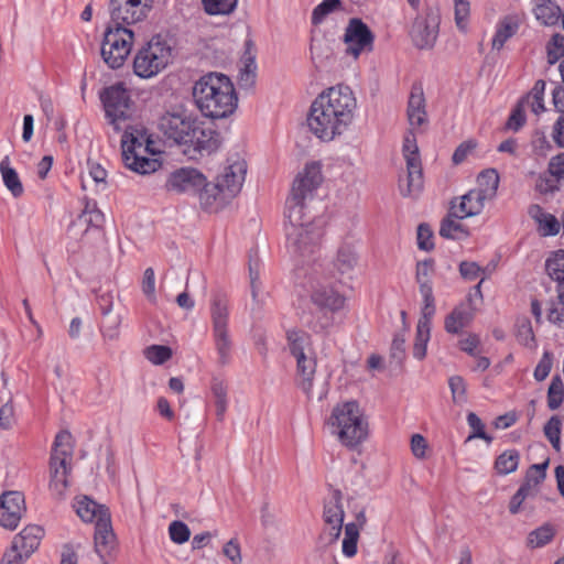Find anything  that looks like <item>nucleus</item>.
<instances>
[{
    "label": "nucleus",
    "instance_id": "56",
    "mask_svg": "<svg viewBox=\"0 0 564 564\" xmlns=\"http://www.w3.org/2000/svg\"><path fill=\"white\" fill-rule=\"evenodd\" d=\"M467 423L473 430V433L467 438L468 441L471 438H481L487 443H490L492 441V437L485 432V425L476 413H468Z\"/></svg>",
    "mask_w": 564,
    "mask_h": 564
},
{
    "label": "nucleus",
    "instance_id": "45",
    "mask_svg": "<svg viewBox=\"0 0 564 564\" xmlns=\"http://www.w3.org/2000/svg\"><path fill=\"white\" fill-rule=\"evenodd\" d=\"M564 401V383L560 376L552 378L547 390V406L550 410L558 409Z\"/></svg>",
    "mask_w": 564,
    "mask_h": 564
},
{
    "label": "nucleus",
    "instance_id": "51",
    "mask_svg": "<svg viewBox=\"0 0 564 564\" xmlns=\"http://www.w3.org/2000/svg\"><path fill=\"white\" fill-rule=\"evenodd\" d=\"M547 63L554 65L564 56V36L554 34L546 45Z\"/></svg>",
    "mask_w": 564,
    "mask_h": 564
},
{
    "label": "nucleus",
    "instance_id": "27",
    "mask_svg": "<svg viewBox=\"0 0 564 564\" xmlns=\"http://www.w3.org/2000/svg\"><path fill=\"white\" fill-rule=\"evenodd\" d=\"M196 195H198L202 208L208 212H217L230 202L224 191L218 186L217 181L215 183H208L206 177L205 185L199 188Z\"/></svg>",
    "mask_w": 564,
    "mask_h": 564
},
{
    "label": "nucleus",
    "instance_id": "14",
    "mask_svg": "<svg viewBox=\"0 0 564 564\" xmlns=\"http://www.w3.org/2000/svg\"><path fill=\"white\" fill-rule=\"evenodd\" d=\"M196 120L185 112H167L161 117L159 129L169 141L186 147Z\"/></svg>",
    "mask_w": 564,
    "mask_h": 564
},
{
    "label": "nucleus",
    "instance_id": "48",
    "mask_svg": "<svg viewBox=\"0 0 564 564\" xmlns=\"http://www.w3.org/2000/svg\"><path fill=\"white\" fill-rule=\"evenodd\" d=\"M78 221L88 227L99 228L104 223V214L97 208L96 203L88 202L78 216Z\"/></svg>",
    "mask_w": 564,
    "mask_h": 564
},
{
    "label": "nucleus",
    "instance_id": "50",
    "mask_svg": "<svg viewBox=\"0 0 564 564\" xmlns=\"http://www.w3.org/2000/svg\"><path fill=\"white\" fill-rule=\"evenodd\" d=\"M238 0H203L204 9L208 14H229L231 13Z\"/></svg>",
    "mask_w": 564,
    "mask_h": 564
},
{
    "label": "nucleus",
    "instance_id": "23",
    "mask_svg": "<svg viewBox=\"0 0 564 564\" xmlns=\"http://www.w3.org/2000/svg\"><path fill=\"white\" fill-rule=\"evenodd\" d=\"M358 264V254L350 243H343L333 260V273L338 278L352 279Z\"/></svg>",
    "mask_w": 564,
    "mask_h": 564
},
{
    "label": "nucleus",
    "instance_id": "44",
    "mask_svg": "<svg viewBox=\"0 0 564 564\" xmlns=\"http://www.w3.org/2000/svg\"><path fill=\"white\" fill-rule=\"evenodd\" d=\"M434 271V260L425 259L423 261L417 262L416 264V274L415 280L419 284L420 292L427 288V290L433 291L431 274Z\"/></svg>",
    "mask_w": 564,
    "mask_h": 564
},
{
    "label": "nucleus",
    "instance_id": "24",
    "mask_svg": "<svg viewBox=\"0 0 564 564\" xmlns=\"http://www.w3.org/2000/svg\"><path fill=\"white\" fill-rule=\"evenodd\" d=\"M485 204V198H482V196L473 188L460 197L458 205L452 202L451 215L457 219L476 216L482 212Z\"/></svg>",
    "mask_w": 564,
    "mask_h": 564
},
{
    "label": "nucleus",
    "instance_id": "10",
    "mask_svg": "<svg viewBox=\"0 0 564 564\" xmlns=\"http://www.w3.org/2000/svg\"><path fill=\"white\" fill-rule=\"evenodd\" d=\"M73 455L72 434L61 431L56 434L50 458V489L55 496H62L68 486L70 470L68 459Z\"/></svg>",
    "mask_w": 564,
    "mask_h": 564
},
{
    "label": "nucleus",
    "instance_id": "32",
    "mask_svg": "<svg viewBox=\"0 0 564 564\" xmlns=\"http://www.w3.org/2000/svg\"><path fill=\"white\" fill-rule=\"evenodd\" d=\"M74 507L83 521L95 522V524L104 519V513H110L106 506L99 505L86 496L78 498Z\"/></svg>",
    "mask_w": 564,
    "mask_h": 564
},
{
    "label": "nucleus",
    "instance_id": "20",
    "mask_svg": "<svg viewBox=\"0 0 564 564\" xmlns=\"http://www.w3.org/2000/svg\"><path fill=\"white\" fill-rule=\"evenodd\" d=\"M438 17L433 12L416 17L410 31L414 46L420 50L432 48L438 35Z\"/></svg>",
    "mask_w": 564,
    "mask_h": 564
},
{
    "label": "nucleus",
    "instance_id": "49",
    "mask_svg": "<svg viewBox=\"0 0 564 564\" xmlns=\"http://www.w3.org/2000/svg\"><path fill=\"white\" fill-rule=\"evenodd\" d=\"M341 4V0H323L313 9L312 23L314 25L321 24L329 13L340 9Z\"/></svg>",
    "mask_w": 564,
    "mask_h": 564
},
{
    "label": "nucleus",
    "instance_id": "61",
    "mask_svg": "<svg viewBox=\"0 0 564 564\" xmlns=\"http://www.w3.org/2000/svg\"><path fill=\"white\" fill-rule=\"evenodd\" d=\"M469 17V2L467 0H455V22L460 31H466Z\"/></svg>",
    "mask_w": 564,
    "mask_h": 564
},
{
    "label": "nucleus",
    "instance_id": "43",
    "mask_svg": "<svg viewBox=\"0 0 564 564\" xmlns=\"http://www.w3.org/2000/svg\"><path fill=\"white\" fill-rule=\"evenodd\" d=\"M518 30V25L516 23H511L509 20H503L497 28L496 33L492 37V48L501 50L505 43L512 37Z\"/></svg>",
    "mask_w": 564,
    "mask_h": 564
},
{
    "label": "nucleus",
    "instance_id": "19",
    "mask_svg": "<svg viewBox=\"0 0 564 564\" xmlns=\"http://www.w3.org/2000/svg\"><path fill=\"white\" fill-rule=\"evenodd\" d=\"M204 185L205 175L200 171L194 167H180L169 175L165 187L169 192L196 195Z\"/></svg>",
    "mask_w": 564,
    "mask_h": 564
},
{
    "label": "nucleus",
    "instance_id": "4",
    "mask_svg": "<svg viewBox=\"0 0 564 564\" xmlns=\"http://www.w3.org/2000/svg\"><path fill=\"white\" fill-rule=\"evenodd\" d=\"M328 424L332 434L348 448H356L368 436V421L357 401H346L334 406Z\"/></svg>",
    "mask_w": 564,
    "mask_h": 564
},
{
    "label": "nucleus",
    "instance_id": "18",
    "mask_svg": "<svg viewBox=\"0 0 564 564\" xmlns=\"http://www.w3.org/2000/svg\"><path fill=\"white\" fill-rule=\"evenodd\" d=\"M247 174V163L245 160L236 158L228 159L223 171L217 175L218 186L224 191L226 196L231 200L241 191Z\"/></svg>",
    "mask_w": 564,
    "mask_h": 564
},
{
    "label": "nucleus",
    "instance_id": "63",
    "mask_svg": "<svg viewBox=\"0 0 564 564\" xmlns=\"http://www.w3.org/2000/svg\"><path fill=\"white\" fill-rule=\"evenodd\" d=\"M560 180H557L555 176H553L551 173L549 175L543 174L540 175L535 183V189L541 194H551L558 189V183Z\"/></svg>",
    "mask_w": 564,
    "mask_h": 564
},
{
    "label": "nucleus",
    "instance_id": "40",
    "mask_svg": "<svg viewBox=\"0 0 564 564\" xmlns=\"http://www.w3.org/2000/svg\"><path fill=\"white\" fill-rule=\"evenodd\" d=\"M453 215H451V210L448 215L442 220L440 227V236L446 239H460L462 237H466L468 232L465 230L464 226L456 220Z\"/></svg>",
    "mask_w": 564,
    "mask_h": 564
},
{
    "label": "nucleus",
    "instance_id": "33",
    "mask_svg": "<svg viewBox=\"0 0 564 564\" xmlns=\"http://www.w3.org/2000/svg\"><path fill=\"white\" fill-rule=\"evenodd\" d=\"M210 394L216 406V416L223 421L228 409V383L221 376H213L210 379Z\"/></svg>",
    "mask_w": 564,
    "mask_h": 564
},
{
    "label": "nucleus",
    "instance_id": "55",
    "mask_svg": "<svg viewBox=\"0 0 564 564\" xmlns=\"http://www.w3.org/2000/svg\"><path fill=\"white\" fill-rule=\"evenodd\" d=\"M517 338L521 345L532 347L535 343L531 322L528 318H521L517 322Z\"/></svg>",
    "mask_w": 564,
    "mask_h": 564
},
{
    "label": "nucleus",
    "instance_id": "42",
    "mask_svg": "<svg viewBox=\"0 0 564 564\" xmlns=\"http://www.w3.org/2000/svg\"><path fill=\"white\" fill-rule=\"evenodd\" d=\"M420 293L423 297L424 305L422 307V314L417 322V326L431 329L432 318L436 311L433 291H430L427 288H425Z\"/></svg>",
    "mask_w": 564,
    "mask_h": 564
},
{
    "label": "nucleus",
    "instance_id": "54",
    "mask_svg": "<svg viewBox=\"0 0 564 564\" xmlns=\"http://www.w3.org/2000/svg\"><path fill=\"white\" fill-rule=\"evenodd\" d=\"M249 276H250V288H251V295L253 302L257 304V306H260L262 300L260 299L261 294V283L259 280V261L250 259L249 261Z\"/></svg>",
    "mask_w": 564,
    "mask_h": 564
},
{
    "label": "nucleus",
    "instance_id": "12",
    "mask_svg": "<svg viewBox=\"0 0 564 564\" xmlns=\"http://www.w3.org/2000/svg\"><path fill=\"white\" fill-rule=\"evenodd\" d=\"M133 43V32L128 28L108 25L101 43V57L111 69H118L127 61Z\"/></svg>",
    "mask_w": 564,
    "mask_h": 564
},
{
    "label": "nucleus",
    "instance_id": "30",
    "mask_svg": "<svg viewBox=\"0 0 564 564\" xmlns=\"http://www.w3.org/2000/svg\"><path fill=\"white\" fill-rule=\"evenodd\" d=\"M533 14L540 24L556 25L562 19V10L555 0H533Z\"/></svg>",
    "mask_w": 564,
    "mask_h": 564
},
{
    "label": "nucleus",
    "instance_id": "39",
    "mask_svg": "<svg viewBox=\"0 0 564 564\" xmlns=\"http://www.w3.org/2000/svg\"><path fill=\"white\" fill-rule=\"evenodd\" d=\"M520 462V454L517 449L502 452L495 462V469L499 475H509L517 470Z\"/></svg>",
    "mask_w": 564,
    "mask_h": 564
},
{
    "label": "nucleus",
    "instance_id": "1",
    "mask_svg": "<svg viewBox=\"0 0 564 564\" xmlns=\"http://www.w3.org/2000/svg\"><path fill=\"white\" fill-rule=\"evenodd\" d=\"M356 109L357 99L352 90L337 85L319 94L312 102L307 124L318 139L332 141L348 129Z\"/></svg>",
    "mask_w": 564,
    "mask_h": 564
},
{
    "label": "nucleus",
    "instance_id": "22",
    "mask_svg": "<svg viewBox=\"0 0 564 564\" xmlns=\"http://www.w3.org/2000/svg\"><path fill=\"white\" fill-rule=\"evenodd\" d=\"M24 510V497L21 492H4L0 498V525L10 530L15 529Z\"/></svg>",
    "mask_w": 564,
    "mask_h": 564
},
{
    "label": "nucleus",
    "instance_id": "64",
    "mask_svg": "<svg viewBox=\"0 0 564 564\" xmlns=\"http://www.w3.org/2000/svg\"><path fill=\"white\" fill-rule=\"evenodd\" d=\"M538 225H539V232L544 237L555 236L560 231L558 220L556 219L555 216H553L549 213L545 217H543L540 220V223H538Z\"/></svg>",
    "mask_w": 564,
    "mask_h": 564
},
{
    "label": "nucleus",
    "instance_id": "35",
    "mask_svg": "<svg viewBox=\"0 0 564 564\" xmlns=\"http://www.w3.org/2000/svg\"><path fill=\"white\" fill-rule=\"evenodd\" d=\"M0 173L6 188L15 198L20 197L24 193L22 182L19 177L18 172L11 166L9 155H6L0 162Z\"/></svg>",
    "mask_w": 564,
    "mask_h": 564
},
{
    "label": "nucleus",
    "instance_id": "36",
    "mask_svg": "<svg viewBox=\"0 0 564 564\" xmlns=\"http://www.w3.org/2000/svg\"><path fill=\"white\" fill-rule=\"evenodd\" d=\"M499 174L495 169L482 171L477 177V187L475 189L485 198L486 202L492 200L498 191Z\"/></svg>",
    "mask_w": 564,
    "mask_h": 564
},
{
    "label": "nucleus",
    "instance_id": "38",
    "mask_svg": "<svg viewBox=\"0 0 564 564\" xmlns=\"http://www.w3.org/2000/svg\"><path fill=\"white\" fill-rule=\"evenodd\" d=\"M549 466V459L541 464H533L531 465L527 473L525 478L522 484V486L528 487L529 490L538 495L539 492V485L545 479L546 477V468Z\"/></svg>",
    "mask_w": 564,
    "mask_h": 564
},
{
    "label": "nucleus",
    "instance_id": "31",
    "mask_svg": "<svg viewBox=\"0 0 564 564\" xmlns=\"http://www.w3.org/2000/svg\"><path fill=\"white\" fill-rule=\"evenodd\" d=\"M474 318L470 305L460 303L446 316L444 327L449 334H458L467 327Z\"/></svg>",
    "mask_w": 564,
    "mask_h": 564
},
{
    "label": "nucleus",
    "instance_id": "25",
    "mask_svg": "<svg viewBox=\"0 0 564 564\" xmlns=\"http://www.w3.org/2000/svg\"><path fill=\"white\" fill-rule=\"evenodd\" d=\"M408 120L412 128L419 129L427 123L425 98L421 86H413L408 101Z\"/></svg>",
    "mask_w": 564,
    "mask_h": 564
},
{
    "label": "nucleus",
    "instance_id": "26",
    "mask_svg": "<svg viewBox=\"0 0 564 564\" xmlns=\"http://www.w3.org/2000/svg\"><path fill=\"white\" fill-rule=\"evenodd\" d=\"M116 545V536L111 527L110 513H104V519L95 525V550L104 558L110 555Z\"/></svg>",
    "mask_w": 564,
    "mask_h": 564
},
{
    "label": "nucleus",
    "instance_id": "34",
    "mask_svg": "<svg viewBox=\"0 0 564 564\" xmlns=\"http://www.w3.org/2000/svg\"><path fill=\"white\" fill-rule=\"evenodd\" d=\"M288 347L291 355L302 357L313 352L311 336L301 329L292 328L286 332Z\"/></svg>",
    "mask_w": 564,
    "mask_h": 564
},
{
    "label": "nucleus",
    "instance_id": "47",
    "mask_svg": "<svg viewBox=\"0 0 564 564\" xmlns=\"http://www.w3.org/2000/svg\"><path fill=\"white\" fill-rule=\"evenodd\" d=\"M359 538L358 524L355 522L345 525V538L343 540V553L351 557L357 553V542Z\"/></svg>",
    "mask_w": 564,
    "mask_h": 564
},
{
    "label": "nucleus",
    "instance_id": "46",
    "mask_svg": "<svg viewBox=\"0 0 564 564\" xmlns=\"http://www.w3.org/2000/svg\"><path fill=\"white\" fill-rule=\"evenodd\" d=\"M545 269L552 280H564V250L553 252L545 262Z\"/></svg>",
    "mask_w": 564,
    "mask_h": 564
},
{
    "label": "nucleus",
    "instance_id": "17",
    "mask_svg": "<svg viewBox=\"0 0 564 564\" xmlns=\"http://www.w3.org/2000/svg\"><path fill=\"white\" fill-rule=\"evenodd\" d=\"M189 139L191 141H188L184 149L185 154H191L192 151L200 155L210 154L217 151L221 143L219 132L198 119L194 124Z\"/></svg>",
    "mask_w": 564,
    "mask_h": 564
},
{
    "label": "nucleus",
    "instance_id": "16",
    "mask_svg": "<svg viewBox=\"0 0 564 564\" xmlns=\"http://www.w3.org/2000/svg\"><path fill=\"white\" fill-rule=\"evenodd\" d=\"M110 23L112 28H127V25L141 21L149 11L143 0H110Z\"/></svg>",
    "mask_w": 564,
    "mask_h": 564
},
{
    "label": "nucleus",
    "instance_id": "57",
    "mask_svg": "<svg viewBox=\"0 0 564 564\" xmlns=\"http://www.w3.org/2000/svg\"><path fill=\"white\" fill-rule=\"evenodd\" d=\"M170 539L176 544H183L188 541L191 531L182 521H173L169 527Z\"/></svg>",
    "mask_w": 564,
    "mask_h": 564
},
{
    "label": "nucleus",
    "instance_id": "21",
    "mask_svg": "<svg viewBox=\"0 0 564 564\" xmlns=\"http://www.w3.org/2000/svg\"><path fill=\"white\" fill-rule=\"evenodd\" d=\"M341 491H333L332 499L324 505L323 519L325 522L324 535L328 543H334L341 534L345 511L341 503Z\"/></svg>",
    "mask_w": 564,
    "mask_h": 564
},
{
    "label": "nucleus",
    "instance_id": "15",
    "mask_svg": "<svg viewBox=\"0 0 564 564\" xmlns=\"http://www.w3.org/2000/svg\"><path fill=\"white\" fill-rule=\"evenodd\" d=\"M346 54L357 58L362 52L373 48L375 35L370 28L359 18H351L344 33Z\"/></svg>",
    "mask_w": 564,
    "mask_h": 564
},
{
    "label": "nucleus",
    "instance_id": "52",
    "mask_svg": "<svg viewBox=\"0 0 564 564\" xmlns=\"http://www.w3.org/2000/svg\"><path fill=\"white\" fill-rule=\"evenodd\" d=\"M145 358L153 365H163L172 357L169 346L152 345L144 350Z\"/></svg>",
    "mask_w": 564,
    "mask_h": 564
},
{
    "label": "nucleus",
    "instance_id": "5",
    "mask_svg": "<svg viewBox=\"0 0 564 564\" xmlns=\"http://www.w3.org/2000/svg\"><path fill=\"white\" fill-rule=\"evenodd\" d=\"M154 142L143 127L127 126L121 139L122 160L124 165L139 174H150L160 169L161 162L153 155Z\"/></svg>",
    "mask_w": 564,
    "mask_h": 564
},
{
    "label": "nucleus",
    "instance_id": "29",
    "mask_svg": "<svg viewBox=\"0 0 564 564\" xmlns=\"http://www.w3.org/2000/svg\"><path fill=\"white\" fill-rule=\"evenodd\" d=\"M44 536V529L37 524L26 525L18 533L12 543L19 547L24 556H31L40 546Z\"/></svg>",
    "mask_w": 564,
    "mask_h": 564
},
{
    "label": "nucleus",
    "instance_id": "58",
    "mask_svg": "<svg viewBox=\"0 0 564 564\" xmlns=\"http://www.w3.org/2000/svg\"><path fill=\"white\" fill-rule=\"evenodd\" d=\"M417 247L423 251H431L434 248L433 231L427 224H420L416 232Z\"/></svg>",
    "mask_w": 564,
    "mask_h": 564
},
{
    "label": "nucleus",
    "instance_id": "6",
    "mask_svg": "<svg viewBox=\"0 0 564 564\" xmlns=\"http://www.w3.org/2000/svg\"><path fill=\"white\" fill-rule=\"evenodd\" d=\"M322 182V166L318 162L307 163L297 174L290 197L286 199V217L290 221L299 223L304 217L306 202L314 197Z\"/></svg>",
    "mask_w": 564,
    "mask_h": 564
},
{
    "label": "nucleus",
    "instance_id": "11",
    "mask_svg": "<svg viewBox=\"0 0 564 564\" xmlns=\"http://www.w3.org/2000/svg\"><path fill=\"white\" fill-rule=\"evenodd\" d=\"M100 100L105 116L116 132L121 131V123L131 118L133 101L123 83H116L102 89Z\"/></svg>",
    "mask_w": 564,
    "mask_h": 564
},
{
    "label": "nucleus",
    "instance_id": "3",
    "mask_svg": "<svg viewBox=\"0 0 564 564\" xmlns=\"http://www.w3.org/2000/svg\"><path fill=\"white\" fill-rule=\"evenodd\" d=\"M310 302L314 310L301 315L302 322L313 332L322 333L334 325V315L345 308L346 296L333 285L312 278Z\"/></svg>",
    "mask_w": 564,
    "mask_h": 564
},
{
    "label": "nucleus",
    "instance_id": "2",
    "mask_svg": "<svg viewBox=\"0 0 564 564\" xmlns=\"http://www.w3.org/2000/svg\"><path fill=\"white\" fill-rule=\"evenodd\" d=\"M193 99L204 117L223 119L234 113L238 105L235 86L221 73L210 72L193 86Z\"/></svg>",
    "mask_w": 564,
    "mask_h": 564
},
{
    "label": "nucleus",
    "instance_id": "62",
    "mask_svg": "<svg viewBox=\"0 0 564 564\" xmlns=\"http://www.w3.org/2000/svg\"><path fill=\"white\" fill-rule=\"evenodd\" d=\"M536 495L534 492H532L531 490H529L528 487H524L521 485L520 488L517 490V492L512 496V498L510 500V503H509L510 513L517 514L520 511L521 506L524 502V500L528 498H533Z\"/></svg>",
    "mask_w": 564,
    "mask_h": 564
},
{
    "label": "nucleus",
    "instance_id": "53",
    "mask_svg": "<svg viewBox=\"0 0 564 564\" xmlns=\"http://www.w3.org/2000/svg\"><path fill=\"white\" fill-rule=\"evenodd\" d=\"M431 337V329L416 326L415 341L413 345L414 358L422 360L426 356L427 343Z\"/></svg>",
    "mask_w": 564,
    "mask_h": 564
},
{
    "label": "nucleus",
    "instance_id": "13",
    "mask_svg": "<svg viewBox=\"0 0 564 564\" xmlns=\"http://www.w3.org/2000/svg\"><path fill=\"white\" fill-rule=\"evenodd\" d=\"M403 155L406 161V186L400 184V191L403 196H413L423 188V173L416 138L413 130H410L403 142Z\"/></svg>",
    "mask_w": 564,
    "mask_h": 564
},
{
    "label": "nucleus",
    "instance_id": "41",
    "mask_svg": "<svg viewBox=\"0 0 564 564\" xmlns=\"http://www.w3.org/2000/svg\"><path fill=\"white\" fill-rule=\"evenodd\" d=\"M555 535V530L551 524H543L531 531L528 535V546L535 549L542 547L550 543Z\"/></svg>",
    "mask_w": 564,
    "mask_h": 564
},
{
    "label": "nucleus",
    "instance_id": "59",
    "mask_svg": "<svg viewBox=\"0 0 564 564\" xmlns=\"http://www.w3.org/2000/svg\"><path fill=\"white\" fill-rule=\"evenodd\" d=\"M553 366V354L549 350H545L542 355V358L538 362L533 376L536 381H543L547 378L551 372Z\"/></svg>",
    "mask_w": 564,
    "mask_h": 564
},
{
    "label": "nucleus",
    "instance_id": "8",
    "mask_svg": "<svg viewBox=\"0 0 564 564\" xmlns=\"http://www.w3.org/2000/svg\"><path fill=\"white\" fill-rule=\"evenodd\" d=\"M173 47L161 35H154L133 58V72L140 78H152L172 62Z\"/></svg>",
    "mask_w": 564,
    "mask_h": 564
},
{
    "label": "nucleus",
    "instance_id": "9",
    "mask_svg": "<svg viewBox=\"0 0 564 564\" xmlns=\"http://www.w3.org/2000/svg\"><path fill=\"white\" fill-rule=\"evenodd\" d=\"M285 227L286 248L295 259H311L315 253L322 237V230L310 218L304 216L299 223H292Z\"/></svg>",
    "mask_w": 564,
    "mask_h": 564
},
{
    "label": "nucleus",
    "instance_id": "7",
    "mask_svg": "<svg viewBox=\"0 0 564 564\" xmlns=\"http://www.w3.org/2000/svg\"><path fill=\"white\" fill-rule=\"evenodd\" d=\"M212 336L219 367L232 361L234 340L229 332V307L225 295L215 294L210 303Z\"/></svg>",
    "mask_w": 564,
    "mask_h": 564
},
{
    "label": "nucleus",
    "instance_id": "28",
    "mask_svg": "<svg viewBox=\"0 0 564 564\" xmlns=\"http://www.w3.org/2000/svg\"><path fill=\"white\" fill-rule=\"evenodd\" d=\"M295 360L296 383L307 397H311L316 372L315 352L313 351L302 357H296Z\"/></svg>",
    "mask_w": 564,
    "mask_h": 564
},
{
    "label": "nucleus",
    "instance_id": "37",
    "mask_svg": "<svg viewBox=\"0 0 564 564\" xmlns=\"http://www.w3.org/2000/svg\"><path fill=\"white\" fill-rule=\"evenodd\" d=\"M556 282L557 300H552L550 302L547 321L554 325L561 326L564 323V280H558Z\"/></svg>",
    "mask_w": 564,
    "mask_h": 564
},
{
    "label": "nucleus",
    "instance_id": "60",
    "mask_svg": "<svg viewBox=\"0 0 564 564\" xmlns=\"http://www.w3.org/2000/svg\"><path fill=\"white\" fill-rule=\"evenodd\" d=\"M448 386L455 403H463L466 401V382L460 376L451 377Z\"/></svg>",
    "mask_w": 564,
    "mask_h": 564
}]
</instances>
